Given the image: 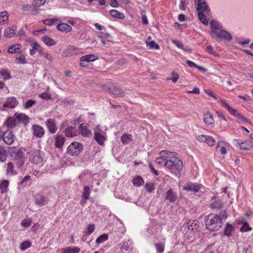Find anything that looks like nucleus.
Here are the masks:
<instances>
[{
  "instance_id": "1",
  "label": "nucleus",
  "mask_w": 253,
  "mask_h": 253,
  "mask_svg": "<svg viewBox=\"0 0 253 253\" xmlns=\"http://www.w3.org/2000/svg\"><path fill=\"white\" fill-rule=\"evenodd\" d=\"M226 211L219 213V215L211 213L205 217V222L206 229L211 232L219 230L223 226L222 220L227 217Z\"/></svg>"
},
{
  "instance_id": "2",
  "label": "nucleus",
  "mask_w": 253,
  "mask_h": 253,
  "mask_svg": "<svg viewBox=\"0 0 253 253\" xmlns=\"http://www.w3.org/2000/svg\"><path fill=\"white\" fill-rule=\"evenodd\" d=\"M164 166L175 174L180 173L183 169V164L181 160L176 158L169 160H167Z\"/></svg>"
},
{
  "instance_id": "3",
  "label": "nucleus",
  "mask_w": 253,
  "mask_h": 253,
  "mask_svg": "<svg viewBox=\"0 0 253 253\" xmlns=\"http://www.w3.org/2000/svg\"><path fill=\"white\" fill-rule=\"evenodd\" d=\"M29 160L33 164H39L43 162L44 153L40 150H33L29 152Z\"/></svg>"
},
{
  "instance_id": "4",
  "label": "nucleus",
  "mask_w": 253,
  "mask_h": 253,
  "mask_svg": "<svg viewBox=\"0 0 253 253\" xmlns=\"http://www.w3.org/2000/svg\"><path fill=\"white\" fill-rule=\"evenodd\" d=\"M83 150V146L82 143L74 142L68 147L67 153L72 156H76L78 155Z\"/></svg>"
},
{
  "instance_id": "5",
  "label": "nucleus",
  "mask_w": 253,
  "mask_h": 253,
  "mask_svg": "<svg viewBox=\"0 0 253 253\" xmlns=\"http://www.w3.org/2000/svg\"><path fill=\"white\" fill-rule=\"evenodd\" d=\"M102 87L104 91L112 94L117 97H123L125 95V92L122 89L116 86L103 85Z\"/></svg>"
},
{
  "instance_id": "6",
  "label": "nucleus",
  "mask_w": 253,
  "mask_h": 253,
  "mask_svg": "<svg viewBox=\"0 0 253 253\" xmlns=\"http://www.w3.org/2000/svg\"><path fill=\"white\" fill-rule=\"evenodd\" d=\"M9 153L13 161L24 158L23 151L16 147L9 148Z\"/></svg>"
},
{
  "instance_id": "7",
  "label": "nucleus",
  "mask_w": 253,
  "mask_h": 253,
  "mask_svg": "<svg viewBox=\"0 0 253 253\" xmlns=\"http://www.w3.org/2000/svg\"><path fill=\"white\" fill-rule=\"evenodd\" d=\"M31 131L33 137L37 138H42L45 134V130L43 127L39 125H32Z\"/></svg>"
},
{
  "instance_id": "8",
  "label": "nucleus",
  "mask_w": 253,
  "mask_h": 253,
  "mask_svg": "<svg viewBox=\"0 0 253 253\" xmlns=\"http://www.w3.org/2000/svg\"><path fill=\"white\" fill-rule=\"evenodd\" d=\"M195 3H197L196 9L197 11H201L203 12L208 13L210 11L208 3L204 0H195Z\"/></svg>"
},
{
  "instance_id": "9",
  "label": "nucleus",
  "mask_w": 253,
  "mask_h": 253,
  "mask_svg": "<svg viewBox=\"0 0 253 253\" xmlns=\"http://www.w3.org/2000/svg\"><path fill=\"white\" fill-rule=\"evenodd\" d=\"M45 124L50 133L54 134L56 133L58 129V127L56 126V121L54 119H48L46 121Z\"/></svg>"
},
{
  "instance_id": "10",
  "label": "nucleus",
  "mask_w": 253,
  "mask_h": 253,
  "mask_svg": "<svg viewBox=\"0 0 253 253\" xmlns=\"http://www.w3.org/2000/svg\"><path fill=\"white\" fill-rule=\"evenodd\" d=\"M14 137L12 132L8 129L3 132L2 138L5 144L10 145L14 142Z\"/></svg>"
},
{
  "instance_id": "11",
  "label": "nucleus",
  "mask_w": 253,
  "mask_h": 253,
  "mask_svg": "<svg viewBox=\"0 0 253 253\" xmlns=\"http://www.w3.org/2000/svg\"><path fill=\"white\" fill-rule=\"evenodd\" d=\"M78 130L79 134L84 137H90L92 135L91 131L88 128L87 124H81Z\"/></svg>"
},
{
  "instance_id": "12",
  "label": "nucleus",
  "mask_w": 253,
  "mask_h": 253,
  "mask_svg": "<svg viewBox=\"0 0 253 253\" xmlns=\"http://www.w3.org/2000/svg\"><path fill=\"white\" fill-rule=\"evenodd\" d=\"M21 9L23 12H26L27 14L37 15L39 13L37 7L34 3L33 4L24 5Z\"/></svg>"
},
{
  "instance_id": "13",
  "label": "nucleus",
  "mask_w": 253,
  "mask_h": 253,
  "mask_svg": "<svg viewBox=\"0 0 253 253\" xmlns=\"http://www.w3.org/2000/svg\"><path fill=\"white\" fill-rule=\"evenodd\" d=\"M100 129L98 126L94 129V139L100 145H103L106 138L104 135L99 132Z\"/></svg>"
},
{
  "instance_id": "14",
  "label": "nucleus",
  "mask_w": 253,
  "mask_h": 253,
  "mask_svg": "<svg viewBox=\"0 0 253 253\" xmlns=\"http://www.w3.org/2000/svg\"><path fill=\"white\" fill-rule=\"evenodd\" d=\"M34 202L35 204L38 206L42 207L47 203L48 200L45 196L38 194L34 197Z\"/></svg>"
},
{
  "instance_id": "15",
  "label": "nucleus",
  "mask_w": 253,
  "mask_h": 253,
  "mask_svg": "<svg viewBox=\"0 0 253 253\" xmlns=\"http://www.w3.org/2000/svg\"><path fill=\"white\" fill-rule=\"evenodd\" d=\"M80 52V49L74 46H69L64 51L63 54L66 57H70L79 54Z\"/></svg>"
},
{
  "instance_id": "16",
  "label": "nucleus",
  "mask_w": 253,
  "mask_h": 253,
  "mask_svg": "<svg viewBox=\"0 0 253 253\" xmlns=\"http://www.w3.org/2000/svg\"><path fill=\"white\" fill-rule=\"evenodd\" d=\"M177 199V194L176 192H174L171 189H169L166 193L165 197L166 200L173 203L176 201Z\"/></svg>"
},
{
  "instance_id": "17",
  "label": "nucleus",
  "mask_w": 253,
  "mask_h": 253,
  "mask_svg": "<svg viewBox=\"0 0 253 253\" xmlns=\"http://www.w3.org/2000/svg\"><path fill=\"white\" fill-rule=\"evenodd\" d=\"M18 102L14 97H9L7 99L5 102L3 104V107L11 109L14 108L17 105Z\"/></svg>"
},
{
  "instance_id": "18",
  "label": "nucleus",
  "mask_w": 253,
  "mask_h": 253,
  "mask_svg": "<svg viewBox=\"0 0 253 253\" xmlns=\"http://www.w3.org/2000/svg\"><path fill=\"white\" fill-rule=\"evenodd\" d=\"M17 27L15 26L12 27H8L5 29L4 32V35L7 38L16 37V31Z\"/></svg>"
},
{
  "instance_id": "19",
  "label": "nucleus",
  "mask_w": 253,
  "mask_h": 253,
  "mask_svg": "<svg viewBox=\"0 0 253 253\" xmlns=\"http://www.w3.org/2000/svg\"><path fill=\"white\" fill-rule=\"evenodd\" d=\"M95 55L92 54H87L83 56H82L80 59V65L81 67H85L86 66L84 64L83 62H91L95 60Z\"/></svg>"
},
{
  "instance_id": "20",
  "label": "nucleus",
  "mask_w": 253,
  "mask_h": 253,
  "mask_svg": "<svg viewBox=\"0 0 253 253\" xmlns=\"http://www.w3.org/2000/svg\"><path fill=\"white\" fill-rule=\"evenodd\" d=\"M201 187L200 185L193 183H189L183 186V189L187 191L198 192Z\"/></svg>"
},
{
  "instance_id": "21",
  "label": "nucleus",
  "mask_w": 253,
  "mask_h": 253,
  "mask_svg": "<svg viewBox=\"0 0 253 253\" xmlns=\"http://www.w3.org/2000/svg\"><path fill=\"white\" fill-rule=\"evenodd\" d=\"M78 133V129L74 126L68 127L65 130V134L67 137H72L77 136Z\"/></svg>"
},
{
  "instance_id": "22",
  "label": "nucleus",
  "mask_w": 253,
  "mask_h": 253,
  "mask_svg": "<svg viewBox=\"0 0 253 253\" xmlns=\"http://www.w3.org/2000/svg\"><path fill=\"white\" fill-rule=\"evenodd\" d=\"M65 142V138L62 135L57 134L55 137V146L61 149Z\"/></svg>"
},
{
  "instance_id": "23",
  "label": "nucleus",
  "mask_w": 253,
  "mask_h": 253,
  "mask_svg": "<svg viewBox=\"0 0 253 253\" xmlns=\"http://www.w3.org/2000/svg\"><path fill=\"white\" fill-rule=\"evenodd\" d=\"M203 120L204 123L208 125H213L214 124L213 116L209 111L204 115Z\"/></svg>"
},
{
  "instance_id": "24",
  "label": "nucleus",
  "mask_w": 253,
  "mask_h": 253,
  "mask_svg": "<svg viewBox=\"0 0 253 253\" xmlns=\"http://www.w3.org/2000/svg\"><path fill=\"white\" fill-rule=\"evenodd\" d=\"M160 155L162 157H164L165 159L167 158L174 159L176 157L177 154L173 152L162 150L160 152Z\"/></svg>"
},
{
  "instance_id": "25",
  "label": "nucleus",
  "mask_w": 253,
  "mask_h": 253,
  "mask_svg": "<svg viewBox=\"0 0 253 253\" xmlns=\"http://www.w3.org/2000/svg\"><path fill=\"white\" fill-rule=\"evenodd\" d=\"M57 29L60 31L66 33L70 32L72 30V28L71 26L65 23L58 24L57 26Z\"/></svg>"
},
{
  "instance_id": "26",
  "label": "nucleus",
  "mask_w": 253,
  "mask_h": 253,
  "mask_svg": "<svg viewBox=\"0 0 253 253\" xmlns=\"http://www.w3.org/2000/svg\"><path fill=\"white\" fill-rule=\"evenodd\" d=\"M212 200L214 201L210 204L211 209H219L223 206V202L220 200L216 199L215 197L212 198Z\"/></svg>"
},
{
  "instance_id": "27",
  "label": "nucleus",
  "mask_w": 253,
  "mask_h": 253,
  "mask_svg": "<svg viewBox=\"0 0 253 253\" xmlns=\"http://www.w3.org/2000/svg\"><path fill=\"white\" fill-rule=\"evenodd\" d=\"M90 194V188L87 186H84L83 192V199L81 200V204L86 202V200L89 198Z\"/></svg>"
},
{
  "instance_id": "28",
  "label": "nucleus",
  "mask_w": 253,
  "mask_h": 253,
  "mask_svg": "<svg viewBox=\"0 0 253 253\" xmlns=\"http://www.w3.org/2000/svg\"><path fill=\"white\" fill-rule=\"evenodd\" d=\"M219 39H223L227 41H230L232 40V36L231 34L224 30H221L219 32Z\"/></svg>"
},
{
  "instance_id": "29",
  "label": "nucleus",
  "mask_w": 253,
  "mask_h": 253,
  "mask_svg": "<svg viewBox=\"0 0 253 253\" xmlns=\"http://www.w3.org/2000/svg\"><path fill=\"white\" fill-rule=\"evenodd\" d=\"M4 125L6 126L8 128H12L16 126L15 119L12 117L7 118V120L4 122Z\"/></svg>"
},
{
  "instance_id": "30",
  "label": "nucleus",
  "mask_w": 253,
  "mask_h": 253,
  "mask_svg": "<svg viewBox=\"0 0 253 253\" xmlns=\"http://www.w3.org/2000/svg\"><path fill=\"white\" fill-rule=\"evenodd\" d=\"M15 116L19 122H22L25 125H27L29 122V117L24 114H15Z\"/></svg>"
},
{
  "instance_id": "31",
  "label": "nucleus",
  "mask_w": 253,
  "mask_h": 253,
  "mask_svg": "<svg viewBox=\"0 0 253 253\" xmlns=\"http://www.w3.org/2000/svg\"><path fill=\"white\" fill-rule=\"evenodd\" d=\"M234 230V227L231 224L227 223L223 231L224 235L227 237H231L232 236V232Z\"/></svg>"
},
{
  "instance_id": "32",
  "label": "nucleus",
  "mask_w": 253,
  "mask_h": 253,
  "mask_svg": "<svg viewBox=\"0 0 253 253\" xmlns=\"http://www.w3.org/2000/svg\"><path fill=\"white\" fill-rule=\"evenodd\" d=\"M0 78L4 81L7 80L12 78L10 72L7 69H1L0 71Z\"/></svg>"
},
{
  "instance_id": "33",
  "label": "nucleus",
  "mask_w": 253,
  "mask_h": 253,
  "mask_svg": "<svg viewBox=\"0 0 253 253\" xmlns=\"http://www.w3.org/2000/svg\"><path fill=\"white\" fill-rule=\"evenodd\" d=\"M21 46L20 44H13L8 47L7 52L9 53H18L21 51Z\"/></svg>"
},
{
  "instance_id": "34",
  "label": "nucleus",
  "mask_w": 253,
  "mask_h": 253,
  "mask_svg": "<svg viewBox=\"0 0 253 253\" xmlns=\"http://www.w3.org/2000/svg\"><path fill=\"white\" fill-rule=\"evenodd\" d=\"M121 250L125 251H131L132 250V241L128 239L127 241H124Z\"/></svg>"
},
{
  "instance_id": "35",
  "label": "nucleus",
  "mask_w": 253,
  "mask_h": 253,
  "mask_svg": "<svg viewBox=\"0 0 253 253\" xmlns=\"http://www.w3.org/2000/svg\"><path fill=\"white\" fill-rule=\"evenodd\" d=\"M234 141L237 142L238 144L239 145L240 149L243 150H249L250 149V142L248 141H241L239 139H235Z\"/></svg>"
},
{
  "instance_id": "36",
  "label": "nucleus",
  "mask_w": 253,
  "mask_h": 253,
  "mask_svg": "<svg viewBox=\"0 0 253 253\" xmlns=\"http://www.w3.org/2000/svg\"><path fill=\"white\" fill-rule=\"evenodd\" d=\"M6 171L7 173H9L13 175H16L17 173V170L14 169L13 163L11 162H8V163L7 164Z\"/></svg>"
},
{
  "instance_id": "37",
  "label": "nucleus",
  "mask_w": 253,
  "mask_h": 253,
  "mask_svg": "<svg viewBox=\"0 0 253 253\" xmlns=\"http://www.w3.org/2000/svg\"><path fill=\"white\" fill-rule=\"evenodd\" d=\"M81 250L79 247H66L63 249V253H79Z\"/></svg>"
},
{
  "instance_id": "38",
  "label": "nucleus",
  "mask_w": 253,
  "mask_h": 253,
  "mask_svg": "<svg viewBox=\"0 0 253 253\" xmlns=\"http://www.w3.org/2000/svg\"><path fill=\"white\" fill-rule=\"evenodd\" d=\"M133 184L135 186L139 187L144 184L142 178L140 176H136L132 180Z\"/></svg>"
},
{
  "instance_id": "39",
  "label": "nucleus",
  "mask_w": 253,
  "mask_h": 253,
  "mask_svg": "<svg viewBox=\"0 0 253 253\" xmlns=\"http://www.w3.org/2000/svg\"><path fill=\"white\" fill-rule=\"evenodd\" d=\"M42 41L47 45L51 46L56 43V42L53 39L46 35L43 36Z\"/></svg>"
},
{
  "instance_id": "40",
  "label": "nucleus",
  "mask_w": 253,
  "mask_h": 253,
  "mask_svg": "<svg viewBox=\"0 0 253 253\" xmlns=\"http://www.w3.org/2000/svg\"><path fill=\"white\" fill-rule=\"evenodd\" d=\"M110 13L111 15L113 17L118 18L121 19H123L125 18V15L123 13L117 10H111L110 11Z\"/></svg>"
},
{
  "instance_id": "41",
  "label": "nucleus",
  "mask_w": 253,
  "mask_h": 253,
  "mask_svg": "<svg viewBox=\"0 0 253 253\" xmlns=\"http://www.w3.org/2000/svg\"><path fill=\"white\" fill-rule=\"evenodd\" d=\"M233 116L236 117L238 119H239L241 121V123L242 124H247L250 123V121L247 118L245 117L242 116V115L237 112V111L236 110V113L232 114Z\"/></svg>"
},
{
  "instance_id": "42",
  "label": "nucleus",
  "mask_w": 253,
  "mask_h": 253,
  "mask_svg": "<svg viewBox=\"0 0 253 253\" xmlns=\"http://www.w3.org/2000/svg\"><path fill=\"white\" fill-rule=\"evenodd\" d=\"M121 139L123 143L127 144L132 140V136L131 134H124L121 136Z\"/></svg>"
},
{
  "instance_id": "43",
  "label": "nucleus",
  "mask_w": 253,
  "mask_h": 253,
  "mask_svg": "<svg viewBox=\"0 0 253 253\" xmlns=\"http://www.w3.org/2000/svg\"><path fill=\"white\" fill-rule=\"evenodd\" d=\"M8 13L6 11L0 12V17L3 18L1 21H0V24L2 25L7 23L8 21Z\"/></svg>"
},
{
  "instance_id": "44",
  "label": "nucleus",
  "mask_w": 253,
  "mask_h": 253,
  "mask_svg": "<svg viewBox=\"0 0 253 253\" xmlns=\"http://www.w3.org/2000/svg\"><path fill=\"white\" fill-rule=\"evenodd\" d=\"M221 105L225 108L227 109L229 113H230L231 115H232L233 113H236V110L232 108L231 106H230L226 102L223 101V99H221L220 100Z\"/></svg>"
},
{
  "instance_id": "45",
  "label": "nucleus",
  "mask_w": 253,
  "mask_h": 253,
  "mask_svg": "<svg viewBox=\"0 0 253 253\" xmlns=\"http://www.w3.org/2000/svg\"><path fill=\"white\" fill-rule=\"evenodd\" d=\"M108 239V235L107 234H103L99 236L95 241V243L97 244L103 243Z\"/></svg>"
},
{
  "instance_id": "46",
  "label": "nucleus",
  "mask_w": 253,
  "mask_h": 253,
  "mask_svg": "<svg viewBox=\"0 0 253 253\" xmlns=\"http://www.w3.org/2000/svg\"><path fill=\"white\" fill-rule=\"evenodd\" d=\"M198 18L200 21L205 25H207L209 23L208 19L206 18L205 15L202 11L199 12L198 14Z\"/></svg>"
},
{
  "instance_id": "47",
  "label": "nucleus",
  "mask_w": 253,
  "mask_h": 253,
  "mask_svg": "<svg viewBox=\"0 0 253 253\" xmlns=\"http://www.w3.org/2000/svg\"><path fill=\"white\" fill-rule=\"evenodd\" d=\"M6 160V151L4 148L0 145V162H4Z\"/></svg>"
},
{
  "instance_id": "48",
  "label": "nucleus",
  "mask_w": 253,
  "mask_h": 253,
  "mask_svg": "<svg viewBox=\"0 0 253 253\" xmlns=\"http://www.w3.org/2000/svg\"><path fill=\"white\" fill-rule=\"evenodd\" d=\"M41 50V46L37 42L33 43L32 48L30 50V53L31 55H33L36 51H39Z\"/></svg>"
},
{
  "instance_id": "49",
  "label": "nucleus",
  "mask_w": 253,
  "mask_h": 253,
  "mask_svg": "<svg viewBox=\"0 0 253 253\" xmlns=\"http://www.w3.org/2000/svg\"><path fill=\"white\" fill-rule=\"evenodd\" d=\"M155 246L157 253H164L165 250V244L164 243H156Z\"/></svg>"
},
{
  "instance_id": "50",
  "label": "nucleus",
  "mask_w": 253,
  "mask_h": 253,
  "mask_svg": "<svg viewBox=\"0 0 253 253\" xmlns=\"http://www.w3.org/2000/svg\"><path fill=\"white\" fill-rule=\"evenodd\" d=\"M9 185V181L5 180H3L0 184V188L2 190V193L5 192L7 191V188Z\"/></svg>"
},
{
  "instance_id": "51",
  "label": "nucleus",
  "mask_w": 253,
  "mask_h": 253,
  "mask_svg": "<svg viewBox=\"0 0 253 253\" xmlns=\"http://www.w3.org/2000/svg\"><path fill=\"white\" fill-rule=\"evenodd\" d=\"M39 52L41 55H42L44 57L47 59L48 60L51 61L53 60V57L50 53L44 52L42 50V47H41V50H39Z\"/></svg>"
},
{
  "instance_id": "52",
  "label": "nucleus",
  "mask_w": 253,
  "mask_h": 253,
  "mask_svg": "<svg viewBox=\"0 0 253 253\" xmlns=\"http://www.w3.org/2000/svg\"><path fill=\"white\" fill-rule=\"evenodd\" d=\"M32 244L29 241L23 242L20 245V249L22 251H25L28 248L31 247Z\"/></svg>"
},
{
  "instance_id": "53",
  "label": "nucleus",
  "mask_w": 253,
  "mask_h": 253,
  "mask_svg": "<svg viewBox=\"0 0 253 253\" xmlns=\"http://www.w3.org/2000/svg\"><path fill=\"white\" fill-rule=\"evenodd\" d=\"M146 45L147 46L150 47L151 49H158L160 48L159 45L156 43L154 41H152L150 42L146 41Z\"/></svg>"
},
{
  "instance_id": "54",
  "label": "nucleus",
  "mask_w": 253,
  "mask_h": 253,
  "mask_svg": "<svg viewBox=\"0 0 253 253\" xmlns=\"http://www.w3.org/2000/svg\"><path fill=\"white\" fill-rule=\"evenodd\" d=\"M210 24L211 26L215 30H219L222 28L221 24L214 20H211Z\"/></svg>"
},
{
  "instance_id": "55",
  "label": "nucleus",
  "mask_w": 253,
  "mask_h": 253,
  "mask_svg": "<svg viewBox=\"0 0 253 253\" xmlns=\"http://www.w3.org/2000/svg\"><path fill=\"white\" fill-rule=\"evenodd\" d=\"M97 35L98 37H99L100 38H101L102 39H110L111 38V35L107 33L99 32L97 33Z\"/></svg>"
},
{
  "instance_id": "56",
  "label": "nucleus",
  "mask_w": 253,
  "mask_h": 253,
  "mask_svg": "<svg viewBox=\"0 0 253 253\" xmlns=\"http://www.w3.org/2000/svg\"><path fill=\"white\" fill-rule=\"evenodd\" d=\"M95 229V225L94 224H89L86 227V230L85 232L86 235L87 236H89L91 234H92Z\"/></svg>"
},
{
  "instance_id": "57",
  "label": "nucleus",
  "mask_w": 253,
  "mask_h": 253,
  "mask_svg": "<svg viewBox=\"0 0 253 253\" xmlns=\"http://www.w3.org/2000/svg\"><path fill=\"white\" fill-rule=\"evenodd\" d=\"M206 51L209 53L211 54L215 57L219 56V54L213 50V47L211 45H208L206 47Z\"/></svg>"
},
{
  "instance_id": "58",
  "label": "nucleus",
  "mask_w": 253,
  "mask_h": 253,
  "mask_svg": "<svg viewBox=\"0 0 253 253\" xmlns=\"http://www.w3.org/2000/svg\"><path fill=\"white\" fill-rule=\"evenodd\" d=\"M251 229L252 228L249 226V224L247 222H244L240 228V231L243 232H247L251 230Z\"/></svg>"
},
{
  "instance_id": "59",
  "label": "nucleus",
  "mask_w": 253,
  "mask_h": 253,
  "mask_svg": "<svg viewBox=\"0 0 253 253\" xmlns=\"http://www.w3.org/2000/svg\"><path fill=\"white\" fill-rule=\"evenodd\" d=\"M18 169H21L25 163V158L14 161Z\"/></svg>"
},
{
  "instance_id": "60",
  "label": "nucleus",
  "mask_w": 253,
  "mask_h": 253,
  "mask_svg": "<svg viewBox=\"0 0 253 253\" xmlns=\"http://www.w3.org/2000/svg\"><path fill=\"white\" fill-rule=\"evenodd\" d=\"M145 188L149 193H151L154 190V184L153 183H148L145 185Z\"/></svg>"
},
{
  "instance_id": "61",
  "label": "nucleus",
  "mask_w": 253,
  "mask_h": 253,
  "mask_svg": "<svg viewBox=\"0 0 253 253\" xmlns=\"http://www.w3.org/2000/svg\"><path fill=\"white\" fill-rule=\"evenodd\" d=\"M39 97L44 100H49L51 99V94L46 92H44L40 94Z\"/></svg>"
},
{
  "instance_id": "62",
  "label": "nucleus",
  "mask_w": 253,
  "mask_h": 253,
  "mask_svg": "<svg viewBox=\"0 0 253 253\" xmlns=\"http://www.w3.org/2000/svg\"><path fill=\"white\" fill-rule=\"evenodd\" d=\"M223 142H218L216 146V149L219 148V151L220 153L224 155L226 153V147L224 146H222L221 147H220L221 144H222Z\"/></svg>"
},
{
  "instance_id": "63",
  "label": "nucleus",
  "mask_w": 253,
  "mask_h": 253,
  "mask_svg": "<svg viewBox=\"0 0 253 253\" xmlns=\"http://www.w3.org/2000/svg\"><path fill=\"white\" fill-rule=\"evenodd\" d=\"M36 102L35 100L33 99L28 100L25 104L24 107L26 109H28L36 104Z\"/></svg>"
},
{
  "instance_id": "64",
  "label": "nucleus",
  "mask_w": 253,
  "mask_h": 253,
  "mask_svg": "<svg viewBox=\"0 0 253 253\" xmlns=\"http://www.w3.org/2000/svg\"><path fill=\"white\" fill-rule=\"evenodd\" d=\"M58 19L51 18V19H47L43 20V23L47 26H51L56 21H57Z\"/></svg>"
}]
</instances>
